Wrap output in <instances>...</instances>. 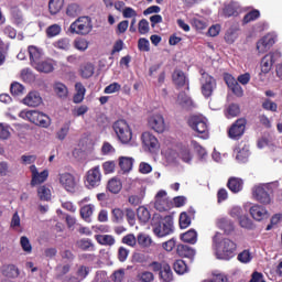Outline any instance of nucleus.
I'll return each mask as SVG.
<instances>
[{
  "instance_id": "obj_35",
  "label": "nucleus",
  "mask_w": 282,
  "mask_h": 282,
  "mask_svg": "<svg viewBox=\"0 0 282 282\" xmlns=\"http://www.w3.org/2000/svg\"><path fill=\"white\" fill-rule=\"evenodd\" d=\"M80 217L86 221V223H90L91 221V216L94 214V206L91 204H87V205H84L82 208H80Z\"/></svg>"
},
{
  "instance_id": "obj_11",
  "label": "nucleus",
  "mask_w": 282,
  "mask_h": 282,
  "mask_svg": "<svg viewBox=\"0 0 282 282\" xmlns=\"http://www.w3.org/2000/svg\"><path fill=\"white\" fill-rule=\"evenodd\" d=\"M154 272H159L160 279L163 282H171L173 280V272L166 262H152L150 264Z\"/></svg>"
},
{
  "instance_id": "obj_52",
  "label": "nucleus",
  "mask_w": 282,
  "mask_h": 282,
  "mask_svg": "<svg viewBox=\"0 0 282 282\" xmlns=\"http://www.w3.org/2000/svg\"><path fill=\"white\" fill-rule=\"evenodd\" d=\"M102 170L106 175L113 174L116 172V161L104 162Z\"/></svg>"
},
{
  "instance_id": "obj_23",
  "label": "nucleus",
  "mask_w": 282,
  "mask_h": 282,
  "mask_svg": "<svg viewBox=\"0 0 282 282\" xmlns=\"http://www.w3.org/2000/svg\"><path fill=\"white\" fill-rule=\"evenodd\" d=\"M240 6L238 2L230 1L225 4V9H223V15L225 18L238 17L239 15Z\"/></svg>"
},
{
  "instance_id": "obj_16",
  "label": "nucleus",
  "mask_w": 282,
  "mask_h": 282,
  "mask_svg": "<svg viewBox=\"0 0 282 282\" xmlns=\"http://www.w3.org/2000/svg\"><path fill=\"white\" fill-rule=\"evenodd\" d=\"M31 170V186L41 185L48 178V171L43 170L42 172L37 171V167L33 164L30 166Z\"/></svg>"
},
{
  "instance_id": "obj_20",
  "label": "nucleus",
  "mask_w": 282,
  "mask_h": 282,
  "mask_svg": "<svg viewBox=\"0 0 282 282\" xmlns=\"http://www.w3.org/2000/svg\"><path fill=\"white\" fill-rule=\"evenodd\" d=\"M225 83L227 87L238 97L243 96V89L239 83L230 74L225 75Z\"/></svg>"
},
{
  "instance_id": "obj_40",
  "label": "nucleus",
  "mask_w": 282,
  "mask_h": 282,
  "mask_svg": "<svg viewBox=\"0 0 282 282\" xmlns=\"http://www.w3.org/2000/svg\"><path fill=\"white\" fill-rule=\"evenodd\" d=\"M137 216H138L139 220L142 223H148L149 219L151 218L149 209H147V207H144V206L138 207Z\"/></svg>"
},
{
  "instance_id": "obj_26",
  "label": "nucleus",
  "mask_w": 282,
  "mask_h": 282,
  "mask_svg": "<svg viewBox=\"0 0 282 282\" xmlns=\"http://www.w3.org/2000/svg\"><path fill=\"white\" fill-rule=\"evenodd\" d=\"M176 252L180 257L188 258L191 260H193L196 254V251L193 248L185 245H178L176 247Z\"/></svg>"
},
{
  "instance_id": "obj_13",
  "label": "nucleus",
  "mask_w": 282,
  "mask_h": 282,
  "mask_svg": "<svg viewBox=\"0 0 282 282\" xmlns=\"http://www.w3.org/2000/svg\"><path fill=\"white\" fill-rule=\"evenodd\" d=\"M59 185L69 193L75 192L76 188V178L72 173L65 172L58 174Z\"/></svg>"
},
{
  "instance_id": "obj_33",
  "label": "nucleus",
  "mask_w": 282,
  "mask_h": 282,
  "mask_svg": "<svg viewBox=\"0 0 282 282\" xmlns=\"http://www.w3.org/2000/svg\"><path fill=\"white\" fill-rule=\"evenodd\" d=\"M2 274L9 279H15L20 275V270L13 264H7L2 268Z\"/></svg>"
},
{
  "instance_id": "obj_45",
  "label": "nucleus",
  "mask_w": 282,
  "mask_h": 282,
  "mask_svg": "<svg viewBox=\"0 0 282 282\" xmlns=\"http://www.w3.org/2000/svg\"><path fill=\"white\" fill-rule=\"evenodd\" d=\"M37 196H40V200L48 202L51 199V189L42 185L37 188Z\"/></svg>"
},
{
  "instance_id": "obj_12",
  "label": "nucleus",
  "mask_w": 282,
  "mask_h": 282,
  "mask_svg": "<svg viewBox=\"0 0 282 282\" xmlns=\"http://www.w3.org/2000/svg\"><path fill=\"white\" fill-rule=\"evenodd\" d=\"M269 192H270L269 185H258V186L253 187L252 196L260 204L270 205L271 204V195Z\"/></svg>"
},
{
  "instance_id": "obj_22",
  "label": "nucleus",
  "mask_w": 282,
  "mask_h": 282,
  "mask_svg": "<svg viewBox=\"0 0 282 282\" xmlns=\"http://www.w3.org/2000/svg\"><path fill=\"white\" fill-rule=\"evenodd\" d=\"M43 102L41 95L37 91H31L23 99V104L29 107H39Z\"/></svg>"
},
{
  "instance_id": "obj_19",
  "label": "nucleus",
  "mask_w": 282,
  "mask_h": 282,
  "mask_svg": "<svg viewBox=\"0 0 282 282\" xmlns=\"http://www.w3.org/2000/svg\"><path fill=\"white\" fill-rule=\"evenodd\" d=\"M143 145L150 151L153 152L159 149V140L150 132H143L141 137Z\"/></svg>"
},
{
  "instance_id": "obj_6",
  "label": "nucleus",
  "mask_w": 282,
  "mask_h": 282,
  "mask_svg": "<svg viewBox=\"0 0 282 282\" xmlns=\"http://www.w3.org/2000/svg\"><path fill=\"white\" fill-rule=\"evenodd\" d=\"M188 127L196 133H199L200 139L207 140L209 138V131L207 126V119L203 116H192L188 119Z\"/></svg>"
},
{
  "instance_id": "obj_8",
  "label": "nucleus",
  "mask_w": 282,
  "mask_h": 282,
  "mask_svg": "<svg viewBox=\"0 0 282 282\" xmlns=\"http://www.w3.org/2000/svg\"><path fill=\"white\" fill-rule=\"evenodd\" d=\"M153 232L159 238H164L174 232V220L172 216H164L163 220L153 226Z\"/></svg>"
},
{
  "instance_id": "obj_32",
  "label": "nucleus",
  "mask_w": 282,
  "mask_h": 282,
  "mask_svg": "<svg viewBox=\"0 0 282 282\" xmlns=\"http://www.w3.org/2000/svg\"><path fill=\"white\" fill-rule=\"evenodd\" d=\"M260 17H261L260 10L259 9H252L243 15L242 25H247L251 22H254L258 19H260Z\"/></svg>"
},
{
  "instance_id": "obj_57",
  "label": "nucleus",
  "mask_w": 282,
  "mask_h": 282,
  "mask_svg": "<svg viewBox=\"0 0 282 282\" xmlns=\"http://www.w3.org/2000/svg\"><path fill=\"white\" fill-rule=\"evenodd\" d=\"M112 220L115 223H120L122 221V219H124V212H122V209H120V207H117L115 209H112Z\"/></svg>"
},
{
  "instance_id": "obj_24",
  "label": "nucleus",
  "mask_w": 282,
  "mask_h": 282,
  "mask_svg": "<svg viewBox=\"0 0 282 282\" xmlns=\"http://www.w3.org/2000/svg\"><path fill=\"white\" fill-rule=\"evenodd\" d=\"M107 191L113 195L120 194L122 191V181L118 177H112L107 183Z\"/></svg>"
},
{
  "instance_id": "obj_43",
  "label": "nucleus",
  "mask_w": 282,
  "mask_h": 282,
  "mask_svg": "<svg viewBox=\"0 0 282 282\" xmlns=\"http://www.w3.org/2000/svg\"><path fill=\"white\" fill-rule=\"evenodd\" d=\"M97 242L101 246H113L116 245V239L110 235L97 236Z\"/></svg>"
},
{
  "instance_id": "obj_61",
  "label": "nucleus",
  "mask_w": 282,
  "mask_h": 282,
  "mask_svg": "<svg viewBox=\"0 0 282 282\" xmlns=\"http://www.w3.org/2000/svg\"><path fill=\"white\" fill-rule=\"evenodd\" d=\"M138 278L141 282H152L154 280L153 273L149 271L139 273Z\"/></svg>"
},
{
  "instance_id": "obj_10",
  "label": "nucleus",
  "mask_w": 282,
  "mask_h": 282,
  "mask_svg": "<svg viewBox=\"0 0 282 282\" xmlns=\"http://www.w3.org/2000/svg\"><path fill=\"white\" fill-rule=\"evenodd\" d=\"M154 207L158 212L164 213L173 207L172 200L167 197L166 191L160 189L155 195Z\"/></svg>"
},
{
  "instance_id": "obj_50",
  "label": "nucleus",
  "mask_w": 282,
  "mask_h": 282,
  "mask_svg": "<svg viewBox=\"0 0 282 282\" xmlns=\"http://www.w3.org/2000/svg\"><path fill=\"white\" fill-rule=\"evenodd\" d=\"M239 226L243 229L251 230L254 228V225L251 220V218H248V216H242L241 218L238 219Z\"/></svg>"
},
{
  "instance_id": "obj_31",
  "label": "nucleus",
  "mask_w": 282,
  "mask_h": 282,
  "mask_svg": "<svg viewBox=\"0 0 282 282\" xmlns=\"http://www.w3.org/2000/svg\"><path fill=\"white\" fill-rule=\"evenodd\" d=\"M65 0H48V12L51 15L58 14L63 7H64Z\"/></svg>"
},
{
  "instance_id": "obj_7",
  "label": "nucleus",
  "mask_w": 282,
  "mask_h": 282,
  "mask_svg": "<svg viewBox=\"0 0 282 282\" xmlns=\"http://www.w3.org/2000/svg\"><path fill=\"white\" fill-rule=\"evenodd\" d=\"M248 120L238 118L227 130V135L230 140L239 141L246 133Z\"/></svg>"
},
{
  "instance_id": "obj_3",
  "label": "nucleus",
  "mask_w": 282,
  "mask_h": 282,
  "mask_svg": "<svg viewBox=\"0 0 282 282\" xmlns=\"http://www.w3.org/2000/svg\"><path fill=\"white\" fill-rule=\"evenodd\" d=\"M112 129L118 138V140L122 144H129L133 139V132L131 131V127L124 119H119L113 122Z\"/></svg>"
},
{
  "instance_id": "obj_21",
  "label": "nucleus",
  "mask_w": 282,
  "mask_h": 282,
  "mask_svg": "<svg viewBox=\"0 0 282 282\" xmlns=\"http://www.w3.org/2000/svg\"><path fill=\"white\" fill-rule=\"evenodd\" d=\"M227 188L234 194L240 193L243 189V180L236 176L229 177Z\"/></svg>"
},
{
  "instance_id": "obj_29",
  "label": "nucleus",
  "mask_w": 282,
  "mask_h": 282,
  "mask_svg": "<svg viewBox=\"0 0 282 282\" xmlns=\"http://www.w3.org/2000/svg\"><path fill=\"white\" fill-rule=\"evenodd\" d=\"M133 158L129 156H120L119 158V167L123 173H129L131 170H133Z\"/></svg>"
},
{
  "instance_id": "obj_42",
  "label": "nucleus",
  "mask_w": 282,
  "mask_h": 282,
  "mask_svg": "<svg viewBox=\"0 0 282 282\" xmlns=\"http://www.w3.org/2000/svg\"><path fill=\"white\" fill-rule=\"evenodd\" d=\"M192 225V217L188 216L187 212H182L180 214V227L181 229H186Z\"/></svg>"
},
{
  "instance_id": "obj_27",
  "label": "nucleus",
  "mask_w": 282,
  "mask_h": 282,
  "mask_svg": "<svg viewBox=\"0 0 282 282\" xmlns=\"http://www.w3.org/2000/svg\"><path fill=\"white\" fill-rule=\"evenodd\" d=\"M241 113V108L238 104H230L225 108V118L230 120L231 118H238Z\"/></svg>"
},
{
  "instance_id": "obj_36",
  "label": "nucleus",
  "mask_w": 282,
  "mask_h": 282,
  "mask_svg": "<svg viewBox=\"0 0 282 282\" xmlns=\"http://www.w3.org/2000/svg\"><path fill=\"white\" fill-rule=\"evenodd\" d=\"M82 13V8L78 3H69L66 7V15L68 18H77Z\"/></svg>"
},
{
  "instance_id": "obj_46",
  "label": "nucleus",
  "mask_w": 282,
  "mask_h": 282,
  "mask_svg": "<svg viewBox=\"0 0 282 282\" xmlns=\"http://www.w3.org/2000/svg\"><path fill=\"white\" fill-rule=\"evenodd\" d=\"M252 259H253V257H252V253L250 252V250H243L242 252L238 253V256H237V260L243 264L251 262Z\"/></svg>"
},
{
  "instance_id": "obj_59",
  "label": "nucleus",
  "mask_w": 282,
  "mask_h": 282,
  "mask_svg": "<svg viewBox=\"0 0 282 282\" xmlns=\"http://www.w3.org/2000/svg\"><path fill=\"white\" fill-rule=\"evenodd\" d=\"M138 48L140 52H149L150 51V43L147 37H140L138 41Z\"/></svg>"
},
{
  "instance_id": "obj_60",
  "label": "nucleus",
  "mask_w": 282,
  "mask_h": 282,
  "mask_svg": "<svg viewBox=\"0 0 282 282\" xmlns=\"http://www.w3.org/2000/svg\"><path fill=\"white\" fill-rule=\"evenodd\" d=\"M180 158L183 160L184 163H191L192 162L191 150L187 148L182 149L180 152Z\"/></svg>"
},
{
  "instance_id": "obj_18",
  "label": "nucleus",
  "mask_w": 282,
  "mask_h": 282,
  "mask_svg": "<svg viewBox=\"0 0 282 282\" xmlns=\"http://www.w3.org/2000/svg\"><path fill=\"white\" fill-rule=\"evenodd\" d=\"M275 44V40L273 35H264L257 42V51L259 54H264L271 50V47Z\"/></svg>"
},
{
  "instance_id": "obj_1",
  "label": "nucleus",
  "mask_w": 282,
  "mask_h": 282,
  "mask_svg": "<svg viewBox=\"0 0 282 282\" xmlns=\"http://www.w3.org/2000/svg\"><path fill=\"white\" fill-rule=\"evenodd\" d=\"M93 21L88 15L78 17L68 28V32L72 34H77L86 36L93 32Z\"/></svg>"
},
{
  "instance_id": "obj_47",
  "label": "nucleus",
  "mask_w": 282,
  "mask_h": 282,
  "mask_svg": "<svg viewBox=\"0 0 282 282\" xmlns=\"http://www.w3.org/2000/svg\"><path fill=\"white\" fill-rule=\"evenodd\" d=\"M95 74V66L93 64H86L80 69V75L84 78H90Z\"/></svg>"
},
{
  "instance_id": "obj_39",
  "label": "nucleus",
  "mask_w": 282,
  "mask_h": 282,
  "mask_svg": "<svg viewBox=\"0 0 282 282\" xmlns=\"http://www.w3.org/2000/svg\"><path fill=\"white\" fill-rule=\"evenodd\" d=\"M54 47L62 51L70 50V40L68 37H61L54 43Z\"/></svg>"
},
{
  "instance_id": "obj_62",
  "label": "nucleus",
  "mask_w": 282,
  "mask_h": 282,
  "mask_svg": "<svg viewBox=\"0 0 282 282\" xmlns=\"http://www.w3.org/2000/svg\"><path fill=\"white\" fill-rule=\"evenodd\" d=\"M120 89H122V86H120V84L112 83L105 88L104 93L105 94H115V93L120 91Z\"/></svg>"
},
{
  "instance_id": "obj_41",
  "label": "nucleus",
  "mask_w": 282,
  "mask_h": 282,
  "mask_svg": "<svg viewBox=\"0 0 282 282\" xmlns=\"http://www.w3.org/2000/svg\"><path fill=\"white\" fill-rule=\"evenodd\" d=\"M11 15H12L13 22H14L17 25L23 24L24 17H23L22 11H21L19 8H17V7L12 8V10H11Z\"/></svg>"
},
{
  "instance_id": "obj_25",
  "label": "nucleus",
  "mask_w": 282,
  "mask_h": 282,
  "mask_svg": "<svg viewBox=\"0 0 282 282\" xmlns=\"http://www.w3.org/2000/svg\"><path fill=\"white\" fill-rule=\"evenodd\" d=\"M173 83L177 88L184 87L186 84H188L187 78L184 74V72L180 69H175L172 75Z\"/></svg>"
},
{
  "instance_id": "obj_28",
  "label": "nucleus",
  "mask_w": 282,
  "mask_h": 282,
  "mask_svg": "<svg viewBox=\"0 0 282 282\" xmlns=\"http://www.w3.org/2000/svg\"><path fill=\"white\" fill-rule=\"evenodd\" d=\"M218 228L224 230L226 235H230L235 231V225L229 218H218Z\"/></svg>"
},
{
  "instance_id": "obj_49",
  "label": "nucleus",
  "mask_w": 282,
  "mask_h": 282,
  "mask_svg": "<svg viewBox=\"0 0 282 282\" xmlns=\"http://www.w3.org/2000/svg\"><path fill=\"white\" fill-rule=\"evenodd\" d=\"M74 47L77 51L85 52L89 47V43L84 37H79L78 40H74Z\"/></svg>"
},
{
  "instance_id": "obj_63",
  "label": "nucleus",
  "mask_w": 282,
  "mask_h": 282,
  "mask_svg": "<svg viewBox=\"0 0 282 282\" xmlns=\"http://www.w3.org/2000/svg\"><path fill=\"white\" fill-rule=\"evenodd\" d=\"M21 246L24 252L31 253L32 252V245L30 243V240L28 237H22L21 238Z\"/></svg>"
},
{
  "instance_id": "obj_5",
  "label": "nucleus",
  "mask_w": 282,
  "mask_h": 282,
  "mask_svg": "<svg viewBox=\"0 0 282 282\" xmlns=\"http://www.w3.org/2000/svg\"><path fill=\"white\" fill-rule=\"evenodd\" d=\"M102 172L100 165L89 169L84 176V185L87 189H95L101 186Z\"/></svg>"
},
{
  "instance_id": "obj_44",
  "label": "nucleus",
  "mask_w": 282,
  "mask_h": 282,
  "mask_svg": "<svg viewBox=\"0 0 282 282\" xmlns=\"http://www.w3.org/2000/svg\"><path fill=\"white\" fill-rule=\"evenodd\" d=\"M54 91L59 98H66L68 96V88L62 83L54 85Z\"/></svg>"
},
{
  "instance_id": "obj_30",
  "label": "nucleus",
  "mask_w": 282,
  "mask_h": 282,
  "mask_svg": "<svg viewBox=\"0 0 282 282\" xmlns=\"http://www.w3.org/2000/svg\"><path fill=\"white\" fill-rule=\"evenodd\" d=\"M75 90H76V94L74 95L73 97V101L75 104H80L84 101L85 99V95H86V88L85 86L82 84V83H76L75 84Z\"/></svg>"
},
{
  "instance_id": "obj_64",
  "label": "nucleus",
  "mask_w": 282,
  "mask_h": 282,
  "mask_svg": "<svg viewBox=\"0 0 282 282\" xmlns=\"http://www.w3.org/2000/svg\"><path fill=\"white\" fill-rule=\"evenodd\" d=\"M138 239L133 235H128L122 238V243L128 245L129 247H134Z\"/></svg>"
},
{
  "instance_id": "obj_34",
  "label": "nucleus",
  "mask_w": 282,
  "mask_h": 282,
  "mask_svg": "<svg viewBox=\"0 0 282 282\" xmlns=\"http://www.w3.org/2000/svg\"><path fill=\"white\" fill-rule=\"evenodd\" d=\"M33 67H35L37 72L45 74L52 73L54 70L52 61L37 62Z\"/></svg>"
},
{
  "instance_id": "obj_55",
  "label": "nucleus",
  "mask_w": 282,
  "mask_h": 282,
  "mask_svg": "<svg viewBox=\"0 0 282 282\" xmlns=\"http://www.w3.org/2000/svg\"><path fill=\"white\" fill-rule=\"evenodd\" d=\"M138 31L141 35H145L150 31L149 22L147 19H141L138 24Z\"/></svg>"
},
{
  "instance_id": "obj_48",
  "label": "nucleus",
  "mask_w": 282,
  "mask_h": 282,
  "mask_svg": "<svg viewBox=\"0 0 282 282\" xmlns=\"http://www.w3.org/2000/svg\"><path fill=\"white\" fill-rule=\"evenodd\" d=\"M261 107L267 111L276 112L279 109V106L276 102L272 101L271 99L267 98L263 100Z\"/></svg>"
},
{
  "instance_id": "obj_38",
  "label": "nucleus",
  "mask_w": 282,
  "mask_h": 282,
  "mask_svg": "<svg viewBox=\"0 0 282 282\" xmlns=\"http://www.w3.org/2000/svg\"><path fill=\"white\" fill-rule=\"evenodd\" d=\"M197 237H198L197 232L194 229H191L187 232L183 234L181 236V239L184 242L195 245L197 242Z\"/></svg>"
},
{
  "instance_id": "obj_54",
  "label": "nucleus",
  "mask_w": 282,
  "mask_h": 282,
  "mask_svg": "<svg viewBox=\"0 0 282 282\" xmlns=\"http://www.w3.org/2000/svg\"><path fill=\"white\" fill-rule=\"evenodd\" d=\"M61 32H62V29H61L59 24H52L51 26H47V29H46V35L48 37L57 36L61 34Z\"/></svg>"
},
{
  "instance_id": "obj_51",
  "label": "nucleus",
  "mask_w": 282,
  "mask_h": 282,
  "mask_svg": "<svg viewBox=\"0 0 282 282\" xmlns=\"http://www.w3.org/2000/svg\"><path fill=\"white\" fill-rule=\"evenodd\" d=\"M76 247L83 251H88L94 248V243L89 239H80L76 242Z\"/></svg>"
},
{
  "instance_id": "obj_2",
  "label": "nucleus",
  "mask_w": 282,
  "mask_h": 282,
  "mask_svg": "<svg viewBox=\"0 0 282 282\" xmlns=\"http://www.w3.org/2000/svg\"><path fill=\"white\" fill-rule=\"evenodd\" d=\"M20 118H23V120H28L33 124H37V127H42L43 129H47L51 124V118L37 110H23L20 112Z\"/></svg>"
},
{
  "instance_id": "obj_17",
  "label": "nucleus",
  "mask_w": 282,
  "mask_h": 282,
  "mask_svg": "<svg viewBox=\"0 0 282 282\" xmlns=\"http://www.w3.org/2000/svg\"><path fill=\"white\" fill-rule=\"evenodd\" d=\"M249 214L256 221H262L269 217L267 207L259 204L252 205L249 209Z\"/></svg>"
},
{
  "instance_id": "obj_15",
  "label": "nucleus",
  "mask_w": 282,
  "mask_h": 282,
  "mask_svg": "<svg viewBox=\"0 0 282 282\" xmlns=\"http://www.w3.org/2000/svg\"><path fill=\"white\" fill-rule=\"evenodd\" d=\"M282 57V54L280 52L270 53L267 54L261 59V73L268 74L271 72L272 66L279 61V58Z\"/></svg>"
},
{
  "instance_id": "obj_58",
  "label": "nucleus",
  "mask_w": 282,
  "mask_h": 282,
  "mask_svg": "<svg viewBox=\"0 0 282 282\" xmlns=\"http://www.w3.org/2000/svg\"><path fill=\"white\" fill-rule=\"evenodd\" d=\"M10 90L13 96H20V95H23L24 93V86L21 85L20 83H13L11 85Z\"/></svg>"
},
{
  "instance_id": "obj_9",
  "label": "nucleus",
  "mask_w": 282,
  "mask_h": 282,
  "mask_svg": "<svg viewBox=\"0 0 282 282\" xmlns=\"http://www.w3.org/2000/svg\"><path fill=\"white\" fill-rule=\"evenodd\" d=\"M216 89H217V80L215 79V77H213L207 73H203L200 78V90L203 96L206 99H208L214 95Z\"/></svg>"
},
{
  "instance_id": "obj_56",
  "label": "nucleus",
  "mask_w": 282,
  "mask_h": 282,
  "mask_svg": "<svg viewBox=\"0 0 282 282\" xmlns=\"http://www.w3.org/2000/svg\"><path fill=\"white\" fill-rule=\"evenodd\" d=\"M137 242H138L141 247L148 248V247L151 246L152 240H151V238H150L149 236L141 234V235L138 236Z\"/></svg>"
},
{
  "instance_id": "obj_53",
  "label": "nucleus",
  "mask_w": 282,
  "mask_h": 282,
  "mask_svg": "<svg viewBox=\"0 0 282 282\" xmlns=\"http://www.w3.org/2000/svg\"><path fill=\"white\" fill-rule=\"evenodd\" d=\"M174 271L178 274H184L185 272H187V265L183 260H177L174 262L173 264Z\"/></svg>"
},
{
  "instance_id": "obj_4",
  "label": "nucleus",
  "mask_w": 282,
  "mask_h": 282,
  "mask_svg": "<svg viewBox=\"0 0 282 282\" xmlns=\"http://www.w3.org/2000/svg\"><path fill=\"white\" fill-rule=\"evenodd\" d=\"M237 243L232 240L225 238L216 246V258L220 260H230L236 256Z\"/></svg>"
},
{
  "instance_id": "obj_37",
  "label": "nucleus",
  "mask_w": 282,
  "mask_h": 282,
  "mask_svg": "<svg viewBox=\"0 0 282 282\" xmlns=\"http://www.w3.org/2000/svg\"><path fill=\"white\" fill-rule=\"evenodd\" d=\"M41 52L35 46H29V59H31V66L36 65L40 62Z\"/></svg>"
},
{
  "instance_id": "obj_14",
  "label": "nucleus",
  "mask_w": 282,
  "mask_h": 282,
  "mask_svg": "<svg viewBox=\"0 0 282 282\" xmlns=\"http://www.w3.org/2000/svg\"><path fill=\"white\" fill-rule=\"evenodd\" d=\"M148 126L152 131L156 133H164L165 131V121L162 115L154 113L148 118Z\"/></svg>"
}]
</instances>
